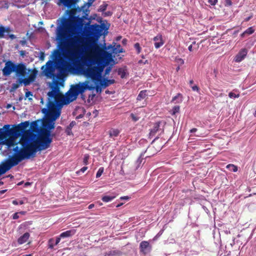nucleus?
Returning <instances> with one entry per match:
<instances>
[{
	"mask_svg": "<svg viewBox=\"0 0 256 256\" xmlns=\"http://www.w3.org/2000/svg\"><path fill=\"white\" fill-rule=\"evenodd\" d=\"M48 95L50 98H54L58 106L68 104L65 96L60 92V88L57 85L52 86V90L48 93Z\"/></svg>",
	"mask_w": 256,
	"mask_h": 256,
	"instance_id": "7",
	"label": "nucleus"
},
{
	"mask_svg": "<svg viewBox=\"0 0 256 256\" xmlns=\"http://www.w3.org/2000/svg\"><path fill=\"white\" fill-rule=\"evenodd\" d=\"M197 131V128H193L190 130V133H193Z\"/></svg>",
	"mask_w": 256,
	"mask_h": 256,
	"instance_id": "57",
	"label": "nucleus"
},
{
	"mask_svg": "<svg viewBox=\"0 0 256 256\" xmlns=\"http://www.w3.org/2000/svg\"><path fill=\"white\" fill-rule=\"evenodd\" d=\"M65 97L66 101V103H68V104L76 100L77 98V96H75L70 90L66 93Z\"/></svg>",
	"mask_w": 256,
	"mask_h": 256,
	"instance_id": "20",
	"label": "nucleus"
},
{
	"mask_svg": "<svg viewBox=\"0 0 256 256\" xmlns=\"http://www.w3.org/2000/svg\"><path fill=\"white\" fill-rule=\"evenodd\" d=\"M180 107L178 106H176L173 107L172 109V115H174L176 113H178L180 112Z\"/></svg>",
	"mask_w": 256,
	"mask_h": 256,
	"instance_id": "37",
	"label": "nucleus"
},
{
	"mask_svg": "<svg viewBox=\"0 0 256 256\" xmlns=\"http://www.w3.org/2000/svg\"><path fill=\"white\" fill-rule=\"evenodd\" d=\"M153 40L154 42V46L156 49L160 48L164 44V42L162 34H158L154 38Z\"/></svg>",
	"mask_w": 256,
	"mask_h": 256,
	"instance_id": "18",
	"label": "nucleus"
},
{
	"mask_svg": "<svg viewBox=\"0 0 256 256\" xmlns=\"http://www.w3.org/2000/svg\"><path fill=\"white\" fill-rule=\"evenodd\" d=\"M20 84H20V78H18L16 80V82L12 84L10 92H13L16 90L20 87Z\"/></svg>",
	"mask_w": 256,
	"mask_h": 256,
	"instance_id": "31",
	"label": "nucleus"
},
{
	"mask_svg": "<svg viewBox=\"0 0 256 256\" xmlns=\"http://www.w3.org/2000/svg\"><path fill=\"white\" fill-rule=\"evenodd\" d=\"M76 2L67 10L66 12L68 14V18H64L61 24L58 27L57 36L60 40L62 50L64 48V43L70 36L74 34L78 31L82 30L84 27L89 26L90 19L88 18L90 10L84 9L85 6L76 7Z\"/></svg>",
	"mask_w": 256,
	"mask_h": 256,
	"instance_id": "1",
	"label": "nucleus"
},
{
	"mask_svg": "<svg viewBox=\"0 0 256 256\" xmlns=\"http://www.w3.org/2000/svg\"><path fill=\"white\" fill-rule=\"evenodd\" d=\"M54 121H48L46 120V123L44 124V128L41 129L40 130H46L49 132L50 134H51V130L54 128Z\"/></svg>",
	"mask_w": 256,
	"mask_h": 256,
	"instance_id": "19",
	"label": "nucleus"
},
{
	"mask_svg": "<svg viewBox=\"0 0 256 256\" xmlns=\"http://www.w3.org/2000/svg\"><path fill=\"white\" fill-rule=\"evenodd\" d=\"M107 6H108L107 4H103L101 5L100 6L99 11H100L101 12H104V11H105L106 10Z\"/></svg>",
	"mask_w": 256,
	"mask_h": 256,
	"instance_id": "43",
	"label": "nucleus"
},
{
	"mask_svg": "<svg viewBox=\"0 0 256 256\" xmlns=\"http://www.w3.org/2000/svg\"><path fill=\"white\" fill-rule=\"evenodd\" d=\"M18 218H19V216H18V212H16V213H14V214L12 215V218H13L14 220L18 219Z\"/></svg>",
	"mask_w": 256,
	"mask_h": 256,
	"instance_id": "53",
	"label": "nucleus"
},
{
	"mask_svg": "<svg viewBox=\"0 0 256 256\" xmlns=\"http://www.w3.org/2000/svg\"><path fill=\"white\" fill-rule=\"evenodd\" d=\"M228 96L230 98H238L240 95L239 94H236L232 92L228 94Z\"/></svg>",
	"mask_w": 256,
	"mask_h": 256,
	"instance_id": "40",
	"label": "nucleus"
},
{
	"mask_svg": "<svg viewBox=\"0 0 256 256\" xmlns=\"http://www.w3.org/2000/svg\"><path fill=\"white\" fill-rule=\"evenodd\" d=\"M248 50L246 48L241 49L235 56L234 60L236 62H240L246 58L248 54Z\"/></svg>",
	"mask_w": 256,
	"mask_h": 256,
	"instance_id": "16",
	"label": "nucleus"
},
{
	"mask_svg": "<svg viewBox=\"0 0 256 256\" xmlns=\"http://www.w3.org/2000/svg\"><path fill=\"white\" fill-rule=\"evenodd\" d=\"M54 239L50 238L48 240V248L52 249L54 247V244H53Z\"/></svg>",
	"mask_w": 256,
	"mask_h": 256,
	"instance_id": "44",
	"label": "nucleus"
},
{
	"mask_svg": "<svg viewBox=\"0 0 256 256\" xmlns=\"http://www.w3.org/2000/svg\"><path fill=\"white\" fill-rule=\"evenodd\" d=\"M10 124H6L0 128V144H6L8 147L15 145L16 138Z\"/></svg>",
	"mask_w": 256,
	"mask_h": 256,
	"instance_id": "6",
	"label": "nucleus"
},
{
	"mask_svg": "<svg viewBox=\"0 0 256 256\" xmlns=\"http://www.w3.org/2000/svg\"><path fill=\"white\" fill-rule=\"evenodd\" d=\"M44 54L43 52H40V60H44Z\"/></svg>",
	"mask_w": 256,
	"mask_h": 256,
	"instance_id": "54",
	"label": "nucleus"
},
{
	"mask_svg": "<svg viewBox=\"0 0 256 256\" xmlns=\"http://www.w3.org/2000/svg\"><path fill=\"white\" fill-rule=\"evenodd\" d=\"M64 6L70 8L74 4L79 1V0H59Z\"/></svg>",
	"mask_w": 256,
	"mask_h": 256,
	"instance_id": "24",
	"label": "nucleus"
},
{
	"mask_svg": "<svg viewBox=\"0 0 256 256\" xmlns=\"http://www.w3.org/2000/svg\"><path fill=\"white\" fill-rule=\"evenodd\" d=\"M226 2L228 5L232 4V2L230 1V0H226Z\"/></svg>",
	"mask_w": 256,
	"mask_h": 256,
	"instance_id": "61",
	"label": "nucleus"
},
{
	"mask_svg": "<svg viewBox=\"0 0 256 256\" xmlns=\"http://www.w3.org/2000/svg\"><path fill=\"white\" fill-rule=\"evenodd\" d=\"M134 48L137 51L138 54H140L141 52V48L139 43L136 42L134 45Z\"/></svg>",
	"mask_w": 256,
	"mask_h": 256,
	"instance_id": "41",
	"label": "nucleus"
},
{
	"mask_svg": "<svg viewBox=\"0 0 256 256\" xmlns=\"http://www.w3.org/2000/svg\"><path fill=\"white\" fill-rule=\"evenodd\" d=\"M60 238H60V236L56 238L55 245H57L59 244L60 240Z\"/></svg>",
	"mask_w": 256,
	"mask_h": 256,
	"instance_id": "52",
	"label": "nucleus"
},
{
	"mask_svg": "<svg viewBox=\"0 0 256 256\" xmlns=\"http://www.w3.org/2000/svg\"><path fill=\"white\" fill-rule=\"evenodd\" d=\"M165 122L164 121H158L154 124L152 128L150 130L149 133L150 138H152L154 136L156 133L160 130V126L162 124H164Z\"/></svg>",
	"mask_w": 256,
	"mask_h": 256,
	"instance_id": "17",
	"label": "nucleus"
},
{
	"mask_svg": "<svg viewBox=\"0 0 256 256\" xmlns=\"http://www.w3.org/2000/svg\"><path fill=\"white\" fill-rule=\"evenodd\" d=\"M16 76L24 78L27 74V68L23 62L15 64L14 72Z\"/></svg>",
	"mask_w": 256,
	"mask_h": 256,
	"instance_id": "12",
	"label": "nucleus"
},
{
	"mask_svg": "<svg viewBox=\"0 0 256 256\" xmlns=\"http://www.w3.org/2000/svg\"><path fill=\"white\" fill-rule=\"evenodd\" d=\"M56 103L55 102V100H48V104H47V106H48V110H55V109H57L56 108Z\"/></svg>",
	"mask_w": 256,
	"mask_h": 256,
	"instance_id": "26",
	"label": "nucleus"
},
{
	"mask_svg": "<svg viewBox=\"0 0 256 256\" xmlns=\"http://www.w3.org/2000/svg\"><path fill=\"white\" fill-rule=\"evenodd\" d=\"M252 16H248V18H246L244 19V21H245V22H248V20H250V19H251V18H252Z\"/></svg>",
	"mask_w": 256,
	"mask_h": 256,
	"instance_id": "58",
	"label": "nucleus"
},
{
	"mask_svg": "<svg viewBox=\"0 0 256 256\" xmlns=\"http://www.w3.org/2000/svg\"><path fill=\"white\" fill-rule=\"evenodd\" d=\"M112 52L114 54H118L120 52H123V49L121 48V46L120 44H117L114 46L112 50Z\"/></svg>",
	"mask_w": 256,
	"mask_h": 256,
	"instance_id": "28",
	"label": "nucleus"
},
{
	"mask_svg": "<svg viewBox=\"0 0 256 256\" xmlns=\"http://www.w3.org/2000/svg\"><path fill=\"white\" fill-rule=\"evenodd\" d=\"M120 131L117 129H113L109 132V134L110 137H116L118 136Z\"/></svg>",
	"mask_w": 256,
	"mask_h": 256,
	"instance_id": "33",
	"label": "nucleus"
},
{
	"mask_svg": "<svg viewBox=\"0 0 256 256\" xmlns=\"http://www.w3.org/2000/svg\"><path fill=\"white\" fill-rule=\"evenodd\" d=\"M254 32V30L252 27H250L248 29H246L242 34V36H244L245 34H251Z\"/></svg>",
	"mask_w": 256,
	"mask_h": 256,
	"instance_id": "34",
	"label": "nucleus"
},
{
	"mask_svg": "<svg viewBox=\"0 0 256 256\" xmlns=\"http://www.w3.org/2000/svg\"><path fill=\"white\" fill-rule=\"evenodd\" d=\"M182 96L181 94H178L176 96L172 98V102L176 101L175 103H180L182 102Z\"/></svg>",
	"mask_w": 256,
	"mask_h": 256,
	"instance_id": "29",
	"label": "nucleus"
},
{
	"mask_svg": "<svg viewBox=\"0 0 256 256\" xmlns=\"http://www.w3.org/2000/svg\"><path fill=\"white\" fill-rule=\"evenodd\" d=\"M9 37L12 40H14V38H16V36H15V35L13 34H9Z\"/></svg>",
	"mask_w": 256,
	"mask_h": 256,
	"instance_id": "55",
	"label": "nucleus"
},
{
	"mask_svg": "<svg viewBox=\"0 0 256 256\" xmlns=\"http://www.w3.org/2000/svg\"><path fill=\"white\" fill-rule=\"evenodd\" d=\"M13 150L14 152L13 155L9 156L6 161L2 166H0V176L12 168L18 165L22 160H24L18 150V146H15Z\"/></svg>",
	"mask_w": 256,
	"mask_h": 256,
	"instance_id": "5",
	"label": "nucleus"
},
{
	"mask_svg": "<svg viewBox=\"0 0 256 256\" xmlns=\"http://www.w3.org/2000/svg\"><path fill=\"white\" fill-rule=\"evenodd\" d=\"M103 27L102 26L94 24L88 27L87 32L90 38L87 42L80 36H74L64 43L63 50L64 57L68 61L74 62L76 60L80 54L86 50L90 51V46L96 44L94 39H98L102 34Z\"/></svg>",
	"mask_w": 256,
	"mask_h": 256,
	"instance_id": "2",
	"label": "nucleus"
},
{
	"mask_svg": "<svg viewBox=\"0 0 256 256\" xmlns=\"http://www.w3.org/2000/svg\"><path fill=\"white\" fill-rule=\"evenodd\" d=\"M118 74L120 76V78H124L126 76L125 70L122 68H120L118 72Z\"/></svg>",
	"mask_w": 256,
	"mask_h": 256,
	"instance_id": "36",
	"label": "nucleus"
},
{
	"mask_svg": "<svg viewBox=\"0 0 256 256\" xmlns=\"http://www.w3.org/2000/svg\"><path fill=\"white\" fill-rule=\"evenodd\" d=\"M94 205L93 204H90L88 206V209H92L94 207Z\"/></svg>",
	"mask_w": 256,
	"mask_h": 256,
	"instance_id": "59",
	"label": "nucleus"
},
{
	"mask_svg": "<svg viewBox=\"0 0 256 256\" xmlns=\"http://www.w3.org/2000/svg\"><path fill=\"white\" fill-rule=\"evenodd\" d=\"M130 117L132 120L134 122L140 119V118L138 116H136V115L132 113L130 114Z\"/></svg>",
	"mask_w": 256,
	"mask_h": 256,
	"instance_id": "42",
	"label": "nucleus"
},
{
	"mask_svg": "<svg viewBox=\"0 0 256 256\" xmlns=\"http://www.w3.org/2000/svg\"><path fill=\"white\" fill-rule=\"evenodd\" d=\"M96 90L97 92H98L99 90H100V86H96Z\"/></svg>",
	"mask_w": 256,
	"mask_h": 256,
	"instance_id": "64",
	"label": "nucleus"
},
{
	"mask_svg": "<svg viewBox=\"0 0 256 256\" xmlns=\"http://www.w3.org/2000/svg\"><path fill=\"white\" fill-rule=\"evenodd\" d=\"M120 254V252L118 250L112 251L110 252V254H112V255H116V254L119 255Z\"/></svg>",
	"mask_w": 256,
	"mask_h": 256,
	"instance_id": "47",
	"label": "nucleus"
},
{
	"mask_svg": "<svg viewBox=\"0 0 256 256\" xmlns=\"http://www.w3.org/2000/svg\"><path fill=\"white\" fill-rule=\"evenodd\" d=\"M30 234L28 232H25L22 236H20L18 240V242L20 244L26 242L30 238Z\"/></svg>",
	"mask_w": 256,
	"mask_h": 256,
	"instance_id": "22",
	"label": "nucleus"
},
{
	"mask_svg": "<svg viewBox=\"0 0 256 256\" xmlns=\"http://www.w3.org/2000/svg\"><path fill=\"white\" fill-rule=\"evenodd\" d=\"M104 168L103 167H101L98 169V170L96 174V178H98L102 176V174L104 172Z\"/></svg>",
	"mask_w": 256,
	"mask_h": 256,
	"instance_id": "38",
	"label": "nucleus"
},
{
	"mask_svg": "<svg viewBox=\"0 0 256 256\" xmlns=\"http://www.w3.org/2000/svg\"><path fill=\"white\" fill-rule=\"evenodd\" d=\"M100 82V85L102 88H105L110 84H112L115 82L114 80H108L106 78H104L102 80L100 79L99 81Z\"/></svg>",
	"mask_w": 256,
	"mask_h": 256,
	"instance_id": "21",
	"label": "nucleus"
},
{
	"mask_svg": "<svg viewBox=\"0 0 256 256\" xmlns=\"http://www.w3.org/2000/svg\"><path fill=\"white\" fill-rule=\"evenodd\" d=\"M32 94L31 92L28 91L25 94V96L26 98H28L30 96H32Z\"/></svg>",
	"mask_w": 256,
	"mask_h": 256,
	"instance_id": "51",
	"label": "nucleus"
},
{
	"mask_svg": "<svg viewBox=\"0 0 256 256\" xmlns=\"http://www.w3.org/2000/svg\"><path fill=\"white\" fill-rule=\"evenodd\" d=\"M146 90H144L140 92L139 94H138L136 100H141L144 99L146 96Z\"/></svg>",
	"mask_w": 256,
	"mask_h": 256,
	"instance_id": "30",
	"label": "nucleus"
},
{
	"mask_svg": "<svg viewBox=\"0 0 256 256\" xmlns=\"http://www.w3.org/2000/svg\"><path fill=\"white\" fill-rule=\"evenodd\" d=\"M15 64L11 60H8L5 63V66L2 70V74L5 76H10L14 72Z\"/></svg>",
	"mask_w": 256,
	"mask_h": 256,
	"instance_id": "13",
	"label": "nucleus"
},
{
	"mask_svg": "<svg viewBox=\"0 0 256 256\" xmlns=\"http://www.w3.org/2000/svg\"><path fill=\"white\" fill-rule=\"evenodd\" d=\"M89 82L86 80L84 82H80L77 84L72 85L69 90L72 92L75 96H78L80 94H82L86 90H92L94 89V87L89 86Z\"/></svg>",
	"mask_w": 256,
	"mask_h": 256,
	"instance_id": "8",
	"label": "nucleus"
},
{
	"mask_svg": "<svg viewBox=\"0 0 256 256\" xmlns=\"http://www.w3.org/2000/svg\"><path fill=\"white\" fill-rule=\"evenodd\" d=\"M54 134H50L49 132L40 130L38 136L30 132H26L20 139L16 146L24 160L34 156L37 151H42L50 148Z\"/></svg>",
	"mask_w": 256,
	"mask_h": 256,
	"instance_id": "3",
	"label": "nucleus"
},
{
	"mask_svg": "<svg viewBox=\"0 0 256 256\" xmlns=\"http://www.w3.org/2000/svg\"><path fill=\"white\" fill-rule=\"evenodd\" d=\"M88 169L87 166H84L82 167L79 171L77 172V174H79L80 172H84L86 170Z\"/></svg>",
	"mask_w": 256,
	"mask_h": 256,
	"instance_id": "48",
	"label": "nucleus"
},
{
	"mask_svg": "<svg viewBox=\"0 0 256 256\" xmlns=\"http://www.w3.org/2000/svg\"><path fill=\"white\" fill-rule=\"evenodd\" d=\"M208 2L212 6H214L218 2V0H208Z\"/></svg>",
	"mask_w": 256,
	"mask_h": 256,
	"instance_id": "49",
	"label": "nucleus"
},
{
	"mask_svg": "<svg viewBox=\"0 0 256 256\" xmlns=\"http://www.w3.org/2000/svg\"><path fill=\"white\" fill-rule=\"evenodd\" d=\"M12 203L14 205H18V204L22 205L24 204V202L22 200H20L19 202H18L17 200H12Z\"/></svg>",
	"mask_w": 256,
	"mask_h": 256,
	"instance_id": "45",
	"label": "nucleus"
},
{
	"mask_svg": "<svg viewBox=\"0 0 256 256\" xmlns=\"http://www.w3.org/2000/svg\"><path fill=\"white\" fill-rule=\"evenodd\" d=\"M111 70L112 66H109L106 67L104 71V75L106 76L107 74H108L111 71Z\"/></svg>",
	"mask_w": 256,
	"mask_h": 256,
	"instance_id": "46",
	"label": "nucleus"
},
{
	"mask_svg": "<svg viewBox=\"0 0 256 256\" xmlns=\"http://www.w3.org/2000/svg\"><path fill=\"white\" fill-rule=\"evenodd\" d=\"M56 64L52 60H49L46 64L43 66L41 69L44 74L47 78H54L55 76V70Z\"/></svg>",
	"mask_w": 256,
	"mask_h": 256,
	"instance_id": "9",
	"label": "nucleus"
},
{
	"mask_svg": "<svg viewBox=\"0 0 256 256\" xmlns=\"http://www.w3.org/2000/svg\"><path fill=\"white\" fill-rule=\"evenodd\" d=\"M42 112L46 114L48 121H55L60 114V111L58 108L48 110L47 108H44L42 110Z\"/></svg>",
	"mask_w": 256,
	"mask_h": 256,
	"instance_id": "11",
	"label": "nucleus"
},
{
	"mask_svg": "<svg viewBox=\"0 0 256 256\" xmlns=\"http://www.w3.org/2000/svg\"><path fill=\"white\" fill-rule=\"evenodd\" d=\"M76 232V230H66L64 232H63L60 234V238H68L74 235Z\"/></svg>",
	"mask_w": 256,
	"mask_h": 256,
	"instance_id": "23",
	"label": "nucleus"
},
{
	"mask_svg": "<svg viewBox=\"0 0 256 256\" xmlns=\"http://www.w3.org/2000/svg\"><path fill=\"white\" fill-rule=\"evenodd\" d=\"M6 190H0V194H4Z\"/></svg>",
	"mask_w": 256,
	"mask_h": 256,
	"instance_id": "62",
	"label": "nucleus"
},
{
	"mask_svg": "<svg viewBox=\"0 0 256 256\" xmlns=\"http://www.w3.org/2000/svg\"><path fill=\"white\" fill-rule=\"evenodd\" d=\"M90 158V156L88 154H84L83 159V164L85 165L88 164V160Z\"/></svg>",
	"mask_w": 256,
	"mask_h": 256,
	"instance_id": "39",
	"label": "nucleus"
},
{
	"mask_svg": "<svg viewBox=\"0 0 256 256\" xmlns=\"http://www.w3.org/2000/svg\"><path fill=\"white\" fill-rule=\"evenodd\" d=\"M192 90H194V91L198 92L200 90L199 88L196 85L192 86Z\"/></svg>",
	"mask_w": 256,
	"mask_h": 256,
	"instance_id": "50",
	"label": "nucleus"
},
{
	"mask_svg": "<svg viewBox=\"0 0 256 256\" xmlns=\"http://www.w3.org/2000/svg\"><path fill=\"white\" fill-rule=\"evenodd\" d=\"M30 122L28 121L21 122L18 125H14L12 128V130L14 134L16 139L22 136L26 132H30L28 130H26V128L29 126Z\"/></svg>",
	"mask_w": 256,
	"mask_h": 256,
	"instance_id": "10",
	"label": "nucleus"
},
{
	"mask_svg": "<svg viewBox=\"0 0 256 256\" xmlns=\"http://www.w3.org/2000/svg\"><path fill=\"white\" fill-rule=\"evenodd\" d=\"M152 246L148 241H142L140 244V252L146 254L150 252Z\"/></svg>",
	"mask_w": 256,
	"mask_h": 256,
	"instance_id": "15",
	"label": "nucleus"
},
{
	"mask_svg": "<svg viewBox=\"0 0 256 256\" xmlns=\"http://www.w3.org/2000/svg\"><path fill=\"white\" fill-rule=\"evenodd\" d=\"M36 72L37 71L36 70H34L32 72V73L31 74L28 78H19L20 84H24V86L29 85L32 82H33L34 80L36 77Z\"/></svg>",
	"mask_w": 256,
	"mask_h": 256,
	"instance_id": "14",
	"label": "nucleus"
},
{
	"mask_svg": "<svg viewBox=\"0 0 256 256\" xmlns=\"http://www.w3.org/2000/svg\"><path fill=\"white\" fill-rule=\"evenodd\" d=\"M188 50H189L190 52L192 51V44H190V45L188 46Z\"/></svg>",
	"mask_w": 256,
	"mask_h": 256,
	"instance_id": "60",
	"label": "nucleus"
},
{
	"mask_svg": "<svg viewBox=\"0 0 256 256\" xmlns=\"http://www.w3.org/2000/svg\"><path fill=\"white\" fill-rule=\"evenodd\" d=\"M106 52L98 44L90 46V51L82 60V64L86 68L82 69V73L94 81L99 82L102 78L106 64L104 56Z\"/></svg>",
	"mask_w": 256,
	"mask_h": 256,
	"instance_id": "4",
	"label": "nucleus"
},
{
	"mask_svg": "<svg viewBox=\"0 0 256 256\" xmlns=\"http://www.w3.org/2000/svg\"><path fill=\"white\" fill-rule=\"evenodd\" d=\"M10 32V28L9 27H4V26H0V38H3L4 36V33L9 34Z\"/></svg>",
	"mask_w": 256,
	"mask_h": 256,
	"instance_id": "25",
	"label": "nucleus"
},
{
	"mask_svg": "<svg viewBox=\"0 0 256 256\" xmlns=\"http://www.w3.org/2000/svg\"><path fill=\"white\" fill-rule=\"evenodd\" d=\"M226 168L234 172H236L238 170L237 166L232 164H229L227 165Z\"/></svg>",
	"mask_w": 256,
	"mask_h": 256,
	"instance_id": "35",
	"label": "nucleus"
},
{
	"mask_svg": "<svg viewBox=\"0 0 256 256\" xmlns=\"http://www.w3.org/2000/svg\"><path fill=\"white\" fill-rule=\"evenodd\" d=\"M76 124L75 121H72L70 124L67 126L66 130V132L68 135L72 134V127Z\"/></svg>",
	"mask_w": 256,
	"mask_h": 256,
	"instance_id": "27",
	"label": "nucleus"
},
{
	"mask_svg": "<svg viewBox=\"0 0 256 256\" xmlns=\"http://www.w3.org/2000/svg\"><path fill=\"white\" fill-rule=\"evenodd\" d=\"M121 200H129L130 198L128 196H122L120 198Z\"/></svg>",
	"mask_w": 256,
	"mask_h": 256,
	"instance_id": "56",
	"label": "nucleus"
},
{
	"mask_svg": "<svg viewBox=\"0 0 256 256\" xmlns=\"http://www.w3.org/2000/svg\"><path fill=\"white\" fill-rule=\"evenodd\" d=\"M115 198H116V196H105L102 198V200L104 202H107L112 200Z\"/></svg>",
	"mask_w": 256,
	"mask_h": 256,
	"instance_id": "32",
	"label": "nucleus"
},
{
	"mask_svg": "<svg viewBox=\"0 0 256 256\" xmlns=\"http://www.w3.org/2000/svg\"><path fill=\"white\" fill-rule=\"evenodd\" d=\"M126 42H127V40L124 38L122 40V42L124 44H126Z\"/></svg>",
	"mask_w": 256,
	"mask_h": 256,
	"instance_id": "63",
	"label": "nucleus"
}]
</instances>
